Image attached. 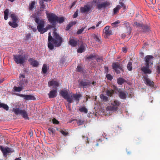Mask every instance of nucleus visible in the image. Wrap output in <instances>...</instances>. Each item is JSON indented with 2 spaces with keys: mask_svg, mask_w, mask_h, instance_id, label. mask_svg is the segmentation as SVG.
Masks as SVG:
<instances>
[{
  "mask_svg": "<svg viewBox=\"0 0 160 160\" xmlns=\"http://www.w3.org/2000/svg\"><path fill=\"white\" fill-rule=\"evenodd\" d=\"M76 22H73L69 23L67 26L66 28V31L68 30L74 25H75L76 24Z\"/></svg>",
  "mask_w": 160,
  "mask_h": 160,
  "instance_id": "obj_30",
  "label": "nucleus"
},
{
  "mask_svg": "<svg viewBox=\"0 0 160 160\" xmlns=\"http://www.w3.org/2000/svg\"><path fill=\"white\" fill-rule=\"evenodd\" d=\"M14 112L16 115H21L25 119L28 118L27 112L25 110H21L19 108H16L14 110Z\"/></svg>",
  "mask_w": 160,
  "mask_h": 160,
  "instance_id": "obj_8",
  "label": "nucleus"
},
{
  "mask_svg": "<svg viewBox=\"0 0 160 160\" xmlns=\"http://www.w3.org/2000/svg\"><path fill=\"white\" fill-rule=\"evenodd\" d=\"M60 95L69 103H71L72 102V96L69 94L67 90H62L60 91Z\"/></svg>",
  "mask_w": 160,
  "mask_h": 160,
  "instance_id": "obj_4",
  "label": "nucleus"
},
{
  "mask_svg": "<svg viewBox=\"0 0 160 160\" xmlns=\"http://www.w3.org/2000/svg\"><path fill=\"white\" fill-rule=\"evenodd\" d=\"M110 3L108 1L102 2L101 3H98L97 4V8L101 10L102 9H103L108 6L110 5Z\"/></svg>",
  "mask_w": 160,
  "mask_h": 160,
  "instance_id": "obj_13",
  "label": "nucleus"
},
{
  "mask_svg": "<svg viewBox=\"0 0 160 160\" xmlns=\"http://www.w3.org/2000/svg\"><path fill=\"white\" fill-rule=\"evenodd\" d=\"M128 30H129V32H128V34H129L131 33V28L129 27V26L128 27Z\"/></svg>",
  "mask_w": 160,
  "mask_h": 160,
  "instance_id": "obj_62",
  "label": "nucleus"
},
{
  "mask_svg": "<svg viewBox=\"0 0 160 160\" xmlns=\"http://www.w3.org/2000/svg\"><path fill=\"white\" fill-rule=\"evenodd\" d=\"M143 80L145 83L147 85L153 87L154 86V82L150 80L146 75L143 76Z\"/></svg>",
  "mask_w": 160,
  "mask_h": 160,
  "instance_id": "obj_14",
  "label": "nucleus"
},
{
  "mask_svg": "<svg viewBox=\"0 0 160 160\" xmlns=\"http://www.w3.org/2000/svg\"><path fill=\"white\" fill-rule=\"evenodd\" d=\"M143 24V23L138 22H134L133 25L135 26L137 28H141Z\"/></svg>",
  "mask_w": 160,
  "mask_h": 160,
  "instance_id": "obj_40",
  "label": "nucleus"
},
{
  "mask_svg": "<svg viewBox=\"0 0 160 160\" xmlns=\"http://www.w3.org/2000/svg\"><path fill=\"white\" fill-rule=\"evenodd\" d=\"M53 38L51 36L50 32H49L48 33V47L51 50L54 48V46L51 42H52L55 47H59L63 42L62 38L55 31L53 32Z\"/></svg>",
  "mask_w": 160,
  "mask_h": 160,
  "instance_id": "obj_1",
  "label": "nucleus"
},
{
  "mask_svg": "<svg viewBox=\"0 0 160 160\" xmlns=\"http://www.w3.org/2000/svg\"><path fill=\"white\" fill-rule=\"evenodd\" d=\"M106 37H107L110 35L112 34V32L111 30L107 31L104 32Z\"/></svg>",
  "mask_w": 160,
  "mask_h": 160,
  "instance_id": "obj_45",
  "label": "nucleus"
},
{
  "mask_svg": "<svg viewBox=\"0 0 160 160\" xmlns=\"http://www.w3.org/2000/svg\"><path fill=\"white\" fill-rule=\"evenodd\" d=\"M9 12V10L8 9H6L4 11V18L5 20H7L8 19Z\"/></svg>",
  "mask_w": 160,
  "mask_h": 160,
  "instance_id": "obj_37",
  "label": "nucleus"
},
{
  "mask_svg": "<svg viewBox=\"0 0 160 160\" xmlns=\"http://www.w3.org/2000/svg\"><path fill=\"white\" fill-rule=\"evenodd\" d=\"M0 108H2L6 111H8L9 108V107L7 104L0 102Z\"/></svg>",
  "mask_w": 160,
  "mask_h": 160,
  "instance_id": "obj_28",
  "label": "nucleus"
},
{
  "mask_svg": "<svg viewBox=\"0 0 160 160\" xmlns=\"http://www.w3.org/2000/svg\"><path fill=\"white\" fill-rule=\"evenodd\" d=\"M0 149L3 156L5 157L7 156L8 153H12L14 151L12 149L8 147H3L2 146H0Z\"/></svg>",
  "mask_w": 160,
  "mask_h": 160,
  "instance_id": "obj_7",
  "label": "nucleus"
},
{
  "mask_svg": "<svg viewBox=\"0 0 160 160\" xmlns=\"http://www.w3.org/2000/svg\"><path fill=\"white\" fill-rule=\"evenodd\" d=\"M112 66L113 69L115 72L117 74L119 73L120 72V71L118 69L120 70H122V66L118 62L113 63L112 64Z\"/></svg>",
  "mask_w": 160,
  "mask_h": 160,
  "instance_id": "obj_11",
  "label": "nucleus"
},
{
  "mask_svg": "<svg viewBox=\"0 0 160 160\" xmlns=\"http://www.w3.org/2000/svg\"><path fill=\"white\" fill-rule=\"evenodd\" d=\"M78 16V12L77 11L75 12L73 15V17L74 18H76Z\"/></svg>",
  "mask_w": 160,
  "mask_h": 160,
  "instance_id": "obj_57",
  "label": "nucleus"
},
{
  "mask_svg": "<svg viewBox=\"0 0 160 160\" xmlns=\"http://www.w3.org/2000/svg\"><path fill=\"white\" fill-rule=\"evenodd\" d=\"M81 97L82 95L80 94H73L72 95V97L75 99V100L78 103L79 102L80 98Z\"/></svg>",
  "mask_w": 160,
  "mask_h": 160,
  "instance_id": "obj_26",
  "label": "nucleus"
},
{
  "mask_svg": "<svg viewBox=\"0 0 160 160\" xmlns=\"http://www.w3.org/2000/svg\"><path fill=\"white\" fill-rule=\"evenodd\" d=\"M44 1L43 0H39L40 10H41V11H43L45 8V5L44 4Z\"/></svg>",
  "mask_w": 160,
  "mask_h": 160,
  "instance_id": "obj_25",
  "label": "nucleus"
},
{
  "mask_svg": "<svg viewBox=\"0 0 160 160\" xmlns=\"http://www.w3.org/2000/svg\"><path fill=\"white\" fill-rule=\"evenodd\" d=\"M65 20L64 18L63 17H58V16L57 18L56 19V23H61L63 22Z\"/></svg>",
  "mask_w": 160,
  "mask_h": 160,
  "instance_id": "obj_27",
  "label": "nucleus"
},
{
  "mask_svg": "<svg viewBox=\"0 0 160 160\" xmlns=\"http://www.w3.org/2000/svg\"><path fill=\"white\" fill-rule=\"evenodd\" d=\"M34 20L38 24L37 29L38 31H41V29L44 27V21L43 19H40L37 16L34 17Z\"/></svg>",
  "mask_w": 160,
  "mask_h": 160,
  "instance_id": "obj_6",
  "label": "nucleus"
},
{
  "mask_svg": "<svg viewBox=\"0 0 160 160\" xmlns=\"http://www.w3.org/2000/svg\"><path fill=\"white\" fill-rule=\"evenodd\" d=\"M11 17L12 20V21L17 22L18 18L15 14L12 13L11 14Z\"/></svg>",
  "mask_w": 160,
  "mask_h": 160,
  "instance_id": "obj_41",
  "label": "nucleus"
},
{
  "mask_svg": "<svg viewBox=\"0 0 160 160\" xmlns=\"http://www.w3.org/2000/svg\"><path fill=\"white\" fill-rule=\"evenodd\" d=\"M60 132L64 136H66L67 135L68 133L67 132H65V131L62 130L60 131Z\"/></svg>",
  "mask_w": 160,
  "mask_h": 160,
  "instance_id": "obj_53",
  "label": "nucleus"
},
{
  "mask_svg": "<svg viewBox=\"0 0 160 160\" xmlns=\"http://www.w3.org/2000/svg\"><path fill=\"white\" fill-rule=\"evenodd\" d=\"M145 66H143L141 68V70L145 74H150L151 73V71L149 69L150 66L148 65L145 64Z\"/></svg>",
  "mask_w": 160,
  "mask_h": 160,
  "instance_id": "obj_17",
  "label": "nucleus"
},
{
  "mask_svg": "<svg viewBox=\"0 0 160 160\" xmlns=\"http://www.w3.org/2000/svg\"><path fill=\"white\" fill-rule=\"evenodd\" d=\"M46 27L48 28V29H49L50 28H52L53 27V26L52 25H49L47 26Z\"/></svg>",
  "mask_w": 160,
  "mask_h": 160,
  "instance_id": "obj_60",
  "label": "nucleus"
},
{
  "mask_svg": "<svg viewBox=\"0 0 160 160\" xmlns=\"http://www.w3.org/2000/svg\"><path fill=\"white\" fill-rule=\"evenodd\" d=\"M86 27L87 26H86L85 27H82L81 29H79L77 32V35H79L81 34L84 31V30L86 28Z\"/></svg>",
  "mask_w": 160,
  "mask_h": 160,
  "instance_id": "obj_36",
  "label": "nucleus"
},
{
  "mask_svg": "<svg viewBox=\"0 0 160 160\" xmlns=\"http://www.w3.org/2000/svg\"><path fill=\"white\" fill-rule=\"evenodd\" d=\"M77 70L78 72L82 73L83 72V68L81 66L78 65L77 67Z\"/></svg>",
  "mask_w": 160,
  "mask_h": 160,
  "instance_id": "obj_46",
  "label": "nucleus"
},
{
  "mask_svg": "<svg viewBox=\"0 0 160 160\" xmlns=\"http://www.w3.org/2000/svg\"><path fill=\"white\" fill-rule=\"evenodd\" d=\"M48 84L49 86H54L56 87H58L59 86V83L57 81H54L53 80H52L48 82Z\"/></svg>",
  "mask_w": 160,
  "mask_h": 160,
  "instance_id": "obj_23",
  "label": "nucleus"
},
{
  "mask_svg": "<svg viewBox=\"0 0 160 160\" xmlns=\"http://www.w3.org/2000/svg\"><path fill=\"white\" fill-rule=\"evenodd\" d=\"M121 102L115 100L111 103V106L108 107L109 109L111 111H117L118 107L121 105Z\"/></svg>",
  "mask_w": 160,
  "mask_h": 160,
  "instance_id": "obj_9",
  "label": "nucleus"
},
{
  "mask_svg": "<svg viewBox=\"0 0 160 160\" xmlns=\"http://www.w3.org/2000/svg\"><path fill=\"white\" fill-rule=\"evenodd\" d=\"M18 96L23 98L26 100H34L35 99V97L32 95L19 94Z\"/></svg>",
  "mask_w": 160,
  "mask_h": 160,
  "instance_id": "obj_15",
  "label": "nucleus"
},
{
  "mask_svg": "<svg viewBox=\"0 0 160 160\" xmlns=\"http://www.w3.org/2000/svg\"><path fill=\"white\" fill-rule=\"evenodd\" d=\"M14 90L18 92H20L22 90V88L20 87L14 86L13 88Z\"/></svg>",
  "mask_w": 160,
  "mask_h": 160,
  "instance_id": "obj_42",
  "label": "nucleus"
},
{
  "mask_svg": "<svg viewBox=\"0 0 160 160\" xmlns=\"http://www.w3.org/2000/svg\"><path fill=\"white\" fill-rule=\"evenodd\" d=\"M120 5L121 6V8H122L124 10H125L126 9V6L122 2H119Z\"/></svg>",
  "mask_w": 160,
  "mask_h": 160,
  "instance_id": "obj_52",
  "label": "nucleus"
},
{
  "mask_svg": "<svg viewBox=\"0 0 160 160\" xmlns=\"http://www.w3.org/2000/svg\"><path fill=\"white\" fill-rule=\"evenodd\" d=\"M42 11H41V10H40L39 11L37 12V14L38 16L39 17L43 15L42 14Z\"/></svg>",
  "mask_w": 160,
  "mask_h": 160,
  "instance_id": "obj_55",
  "label": "nucleus"
},
{
  "mask_svg": "<svg viewBox=\"0 0 160 160\" xmlns=\"http://www.w3.org/2000/svg\"><path fill=\"white\" fill-rule=\"evenodd\" d=\"M17 22L12 21V22H8L9 25L11 27L15 28L18 26V24L16 22Z\"/></svg>",
  "mask_w": 160,
  "mask_h": 160,
  "instance_id": "obj_29",
  "label": "nucleus"
},
{
  "mask_svg": "<svg viewBox=\"0 0 160 160\" xmlns=\"http://www.w3.org/2000/svg\"><path fill=\"white\" fill-rule=\"evenodd\" d=\"M125 82V80L122 78H119L117 79L118 83L120 85H122Z\"/></svg>",
  "mask_w": 160,
  "mask_h": 160,
  "instance_id": "obj_32",
  "label": "nucleus"
},
{
  "mask_svg": "<svg viewBox=\"0 0 160 160\" xmlns=\"http://www.w3.org/2000/svg\"><path fill=\"white\" fill-rule=\"evenodd\" d=\"M136 15V18L135 19L136 21H139L140 20H139V19H142V16L139 14H137Z\"/></svg>",
  "mask_w": 160,
  "mask_h": 160,
  "instance_id": "obj_48",
  "label": "nucleus"
},
{
  "mask_svg": "<svg viewBox=\"0 0 160 160\" xmlns=\"http://www.w3.org/2000/svg\"><path fill=\"white\" fill-rule=\"evenodd\" d=\"M96 55L94 54H92L88 56L87 58V59L93 60V59H95L96 58Z\"/></svg>",
  "mask_w": 160,
  "mask_h": 160,
  "instance_id": "obj_39",
  "label": "nucleus"
},
{
  "mask_svg": "<svg viewBox=\"0 0 160 160\" xmlns=\"http://www.w3.org/2000/svg\"><path fill=\"white\" fill-rule=\"evenodd\" d=\"M46 13L49 22L51 23L52 25H54L56 24V21L57 18L58 16L54 13H48L47 10H46Z\"/></svg>",
  "mask_w": 160,
  "mask_h": 160,
  "instance_id": "obj_3",
  "label": "nucleus"
},
{
  "mask_svg": "<svg viewBox=\"0 0 160 160\" xmlns=\"http://www.w3.org/2000/svg\"><path fill=\"white\" fill-rule=\"evenodd\" d=\"M28 61L30 62V64L32 65L33 67H36L39 64L37 60L32 58L29 59Z\"/></svg>",
  "mask_w": 160,
  "mask_h": 160,
  "instance_id": "obj_20",
  "label": "nucleus"
},
{
  "mask_svg": "<svg viewBox=\"0 0 160 160\" xmlns=\"http://www.w3.org/2000/svg\"><path fill=\"white\" fill-rule=\"evenodd\" d=\"M121 8V7L120 5H117V7L113 9V14H117Z\"/></svg>",
  "mask_w": 160,
  "mask_h": 160,
  "instance_id": "obj_35",
  "label": "nucleus"
},
{
  "mask_svg": "<svg viewBox=\"0 0 160 160\" xmlns=\"http://www.w3.org/2000/svg\"><path fill=\"white\" fill-rule=\"evenodd\" d=\"M84 122L81 120H79L78 122V123L79 125H82L84 123Z\"/></svg>",
  "mask_w": 160,
  "mask_h": 160,
  "instance_id": "obj_56",
  "label": "nucleus"
},
{
  "mask_svg": "<svg viewBox=\"0 0 160 160\" xmlns=\"http://www.w3.org/2000/svg\"><path fill=\"white\" fill-rule=\"evenodd\" d=\"M120 23L119 20H118L112 23V25L113 26L117 27V25Z\"/></svg>",
  "mask_w": 160,
  "mask_h": 160,
  "instance_id": "obj_51",
  "label": "nucleus"
},
{
  "mask_svg": "<svg viewBox=\"0 0 160 160\" xmlns=\"http://www.w3.org/2000/svg\"><path fill=\"white\" fill-rule=\"evenodd\" d=\"M141 28V32H149L150 31L149 27L147 25L143 24Z\"/></svg>",
  "mask_w": 160,
  "mask_h": 160,
  "instance_id": "obj_21",
  "label": "nucleus"
},
{
  "mask_svg": "<svg viewBox=\"0 0 160 160\" xmlns=\"http://www.w3.org/2000/svg\"><path fill=\"white\" fill-rule=\"evenodd\" d=\"M153 57L152 56L147 55L144 58L145 63V64L151 66L153 64Z\"/></svg>",
  "mask_w": 160,
  "mask_h": 160,
  "instance_id": "obj_12",
  "label": "nucleus"
},
{
  "mask_svg": "<svg viewBox=\"0 0 160 160\" xmlns=\"http://www.w3.org/2000/svg\"><path fill=\"white\" fill-rule=\"evenodd\" d=\"M57 88L50 91L48 94L50 98H53L56 97L57 94Z\"/></svg>",
  "mask_w": 160,
  "mask_h": 160,
  "instance_id": "obj_16",
  "label": "nucleus"
},
{
  "mask_svg": "<svg viewBox=\"0 0 160 160\" xmlns=\"http://www.w3.org/2000/svg\"><path fill=\"white\" fill-rule=\"evenodd\" d=\"M48 130L49 131V133H55V131H56L53 128H48Z\"/></svg>",
  "mask_w": 160,
  "mask_h": 160,
  "instance_id": "obj_49",
  "label": "nucleus"
},
{
  "mask_svg": "<svg viewBox=\"0 0 160 160\" xmlns=\"http://www.w3.org/2000/svg\"><path fill=\"white\" fill-rule=\"evenodd\" d=\"M110 28V26H107L106 27H105L104 28V29L105 30V32L108 31L109 30V29Z\"/></svg>",
  "mask_w": 160,
  "mask_h": 160,
  "instance_id": "obj_59",
  "label": "nucleus"
},
{
  "mask_svg": "<svg viewBox=\"0 0 160 160\" xmlns=\"http://www.w3.org/2000/svg\"><path fill=\"white\" fill-rule=\"evenodd\" d=\"M13 59L15 63L17 64H23L27 58L26 55L23 54H18L13 55Z\"/></svg>",
  "mask_w": 160,
  "mask_h": 160,
  "instance_id": "obj_2",
  "label": "nucleus"
},
{
  "mask_svg": "<svg viewBox=\"0 0 160 160\" xmlns=\"http://www.w3.org/2000/svg\"><path fill=\"white\" fill-rule=\"evenodd\" d=\"M48 67L46 64H44L42 68V72L43 74H45L47 73L48 70Z\"/></svg>",
  "mask_w": 160,
  "mask_h": 160,
  "instance_id": "obj_31",
  "label": "nucleus"
},
{
  "mask_svg": "<svg viewBox=\"0 0 160 160\" xmlns=\"http://www.w3.org/2000/svg\"><path fill=\"white\" fill-rule=\"evenodd\" d=\"M100 97L101 100L104 102H107L108 101V98L103 94H101L100 95Z\"/></svg>",
  "mask_w": 160,
  "mask_h": 160,
  "instance_id": "obj_33",
  "label": "nucleus"
},
{
  "mask_svg": "<svg viewBox=\"0 0 160 160\" xmlns=\"http://www.w3.org/2000/svg\"><path fill=\"white\" fill-rule=\"evenodd\" d=\"M91 9V8L89 5H86L84 7H81L80 10L82 12L86 13L88 12Z\"/></svg>",
  "mask_w": 160,
  "mask_h": 160,
  "instance_id": "obj_19",
  "label": "nucleus"
},
{
  "mask_svg": "<svg viewBox=\"0 0 160 160\" xmlns=\"http://www.w3.org/2000/svg\"><path fill=\"white\" fill-rule=\"evenodd\" d=\"M79 86L80 88H87L89 87L90 85L94 84L95 83V82H91L89 80L84 79L79 81Z\"/></svg>",
  "mask_w": 160,
  "mask_h": 160,
  "instance_id": "obj_5",
  "label": "nucleus"
},
{
  "mask_svg": "<svg viewBox=\"0 0 160 160\" xmlns=\"http://www.w3.org/2000/svg\"><path fill=\"white\" fill-rule=\"evenodd\" d=\"M52 122L54 124H58L59 123V122L56 118H53L52 119Z\"/></svg>",
  "mask_w": 160,
  "mask_h": 160,
  "instance_id": "obj_54",
  "label": "nucleus"
},
{
  "mask_svg": "<svg viewBox=\"0 0 160 160\" xmlns=\"http://www.w3.org/2000/svg\"><path fill=\"white\" fill-rule=\"evenodd\" d=\"M115 89L119 92L118 95L121 99H125L127 98V95L125 91H122L121 90L120 88H118L115 86H114Z\"/></svg>",
  "mask_w": 160,
  "mask_h": 160,
  "instance_id": "obj_10",
  "label": "nucleus"
},
{
  "mask_svg": "<svg viewBox=\"0 0 160 160\" xmlns=\"http://www.w3.org/2000/svg\"><path fill=\"white\" fill-rule=\"evenodd\" d=\"M85 51V44L82 43L80 47L78 49L77 51L78 53H82Z\"/></svg>",
  "mask_w": 160,
  "mask_h": 160,
  "instance_id": "obj_22",
  "label": "nucleus"
},
{
  "mask_svg": "<svg viewBox=\"0 0 160 160\" xmlns=\"http://www.w3.org/2000/svg\"><path fill=\"white\" fill-rule=\"evenodd\" d=\"M105 92L108 96L111 97L112 96L113 94L114 93V91L112 89H107Z\"/></svg>",
  "mask_w": 160,
  "mask_h": 160,
  "instance_id": "obj_24",
  "label": "nucleus"
},
{
  "mask_svg": "<svg viewBox=\"0 0 160 160\" xmlns=\"http://www.w3.org/2000/svg\"><path fill=\"white\" fill-rule=\"evenodd\" d=\"M79 111L81 112H84L85 113H88V109L84 106L82 107L79 108Z\"/></svg>",
  "mask_w": 160,
  "mask_h": 160,
  "instance_id": "obj_34",
  "label": "nucleus"
},
{
  "mask_svg": "<svg viewBox=\"0 0 160 160\" xmlns=\"http://www.w3.org/2000/svg\"><path fill=\"white\" fill-rule=\"evenodd\" d=\"M93 38L96 41L100 42L101 41V38L98 36V34H94L93 35Z\"/></svg>",
  "mask_w": 160,
  "mask_h": 160,
  "instance_id": "obj_38",
  "label": "nucleus"
},
{
  "mask_svg": "<svg viewBox=\"0 0 160 160\" xmlns=\"http://www.w3.org/2000/svg\"><path fill=\"white\" fill-rule=\"evenodd\" d=\"M132 62H129L128 63V64L127 66V68L128 70L129 71H131L132 69Z\"/></svg>",
  "mask_w": 160,
  "mask_h": 160,
  "instance_id": "obj_43",
  "label": "nucleus"
},
{
  "mask_svg": "<svg viewBox=\"0 0 160 160\" xmlns=\"http://www.w3.org/2000/svg\"><path fill=\"white\" fill-rule=\"evenodd\" d=\"M48 28L46 27L44 28H43L41 31H39V32H40L41 33L43 34L45 32H47L48 30Z\"/></svg>",
  "mask_w": 160,
  "mask_h": 160,
  "instance_id": "obj_47",
  "label": "nucleus"
},
{
  "mask_svg": "<svg viewBox=\"0 0 160 160\" xmlns=\"http://www.w3.org/2000/svg\"><path fill=\"white\" fill-rule=\"evenodd\" d=\"M126 35L125 34L123 33L122 34L121 37L123 39H124L126 37Z\"/></svg>",
  "mask_w": 160,
  "mask_h": 160,
  "instance_id": "obj_61",
  "label": "nucleus"
},
{
  "mask_svg": "<svg viewBox=\"0 0 160 160\" xmlns=\"http://www.w3.org/2000/svg\"><path fill=\"white\" fill-rule=\"evenodd\" d=\"M157 70L158 73H160V64H158L157 67Z\"/></svg>",
  "mask_w": 160,
  "mask_h": 160,
  "instance_id": "obj_58",
  "label": "nucleus"
},
{
  "mask_svg": "<svg viewBox=\"0 0 160 160\" xmlns=\"http://www.w3.org/2000/svg\"><path fill=\"white\" fill-rule=\"evenodd\" d=\"M106 77L108 80L110 81H111L113 78L112 76L109 74H107Z\"/></svg>",
  "mask_w": 160,
  "mask_h": 160,
  "instance_id": "obj_50",
  "label": "nucleus"
},
{
  "mask_svg": "<svg viewBox=\"0 0 160 160\" xmlns=\"http://www.w3.org/2000/svg\"><path fill=\"white\" fill-rule=\"evenodd\" d=\"M35 4V1H33L29 5V9L31 10H32L34 8V6Z\"/></svg>",
  "mask_w": 160,
  "mask_h": 160,
  "instance_id": "obj_44",
  "label": "nucleus"
},
{
  "mask_svg": "<svg viewBox=\"0 0 160 160\" xmlns=\"http://www.w3.org/2000/svg\"><path fill=\"white\" fill-rule=\"evenodd\" d=\"M95 28V26H92L90 28H88V30H91V29H94Z\"/></svg>",
  "mask_w": 160,
  "mask_h": 160,
  "instance_id": "obj_64",
  "label": "nucleus"
},
{
  "mask_svg": "<svg viewBox=\"0 0 160 160\" xmlns=\"http://www.w3.org/2000/svg\"><path fill=\"white\" fill-rule=\"evenodd\" d=\"M100 60H102V58L101 57L96 58V60L97 61H99Z\"/></svg>",
  "mask_w": 160,
  "mask_h": 160,
  "instance_id": "obj_63",
  "label": "nucleus"
},
{
  "mask_svg": "<svg viewBox=\"0 0 160 160\" xmlns=\"http://www.w3.org/2000/svg\"><path fill=\"white\" fill-rule=\"evenodd\" d=\"M78 40L76 38L70 39L69 41V44L73 47H75L77 46L78 43L79 42Z\"/></svg>",
  "mask_w": 160,
  "mask_h": 160,
  "instance_id": "obj_18",
  "label": "nucleus"
}]
</instances>
